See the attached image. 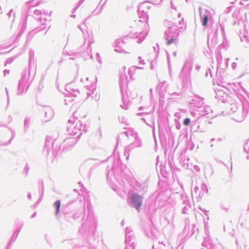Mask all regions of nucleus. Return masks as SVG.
I'll list each match as a JSON object with an SVG mask.
<instances>
[{
    "label": "nucleus",
    "instance_id": "f257e3e1",
    "mask_svg": "<svg viewBox=\"0 0 249 249\" xmlns=\"http://www.w3.org/2000/svg\"><path fill=\"white\" fill-rule=\"evenodd\" d=\"M131 201L134 207L137 210L140 209L142 204V197L137 194H132L131 196Z\"/></svg>",
    "mask_w": 249,
    "mask_h": 249
},
{
    "label": "nucleus",
    "instance_id": "f03ea898",
    "mask_svg": "<svg viewBox=\"0 0 249 249\" xmlns=\"http://www.w3.org/2000/svg\"><path fill=\"white\" fill-rule=\"evenodd\" d=\"M60 206H61L60 200H56L54 202V206L56 208V212H55L56 214H57L59 213V210H60Z\"/></svg>",
    "mask_w": 249,
    "mask_h": 249
},
{
    "label": "nucleus",
    "instance_id": "7ed1b4c3",
    "mask_svg": "<svg viewBox=\"0 0 249 249\" xmlns=\"http://www.w3.org/2000/svg\"><path fill=\"white\" fill-rule=\"evenodd\" d=\"M208 21V16L207 15H205L203 17V25L204 26H206L207 25V23Z\"/></svg>",
    "mask_w": 249,
    "mask_h": 249
},
{
    "label": "nucleus",
    "instance_id": "20e7f679",
    "mask_svg": "<svg viewBox=\"0 0 249 249\" xmlns=\"http://www.w3.org/2000/svg\"><path fill=\"white\" fill-rule=\"evenodd\" d=\"M190 124V119L186 118L183 121V124L185 126L188 125Z\"/></svg>",
    "mask_w": 249,
    "mask_h": 249
},
{
    "label": "nucleus",
    "instance_id": "39448f33",
    "mask_svg": "<svg viewBox=\"0 0 249 249\" xmlns=\"http://www.w3.org/2000/svg\"><path fill=\"white\" fill-rule=\"evenodd\" d=\"M175 40H176L175 38H171L170 39L168 40L167 44L168 45H170V44L174 43L175 41Z\"/></svg>",
    "mask_w": 249,
    "mask_h": 249
}]
</instances>
